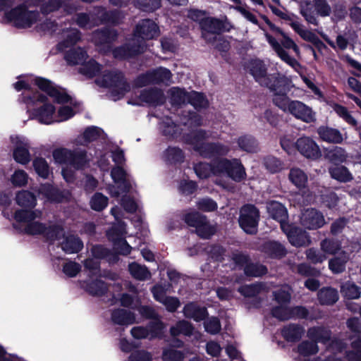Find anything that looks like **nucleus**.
Here are the masks:
<instances>
[{
	"label": "nucleus",
	"mask_w": 361,
	"mask_h": 361,
	"mask_svg": "<svg viewBox=\"0 0 361 361\" xmlns=\"http://www.w3.org/2000/svg\"><path fill=\"white\" fill-rule=\"evenodd\" d=\"M159 35V27L153 20H142L136 25L133 37L129 43L113 51L114 57L118 59H126L142 53L146 49L145 41L154 39Z\"/></svg>",
	"instance_id": "nucleus-1"
},
{
	"label": "nucleus",
	"mask_w": 361,
	"mask_h": 361,
	"mask_svg": "<svg viewBox=\"0 0 361 361\" xmlns=\"http://www.w3.org/2000/svg\"><path fill=\"white\" fill-rule=\"evenodd\" d=\"M94 83L100 87L109 89L114 101L121 99L131 90L130 83L118 69H104L102 76L94 79Z\"/></svg>",
	"instance_id": "nucleus-2"
},
{
	"label": "nucleus",
	"mask_w": 361,
	"mask_h": 361,
	"mask_svg": "<svg viewBox=\"0 0 361 361\" xmlns=\"http://www.w3.org/2000/svg\"><path fill=\"white\" fill-rule=\"evenodd\" d=\"M268 69H248L255 80L268 87L274 94H288L293 86L292 80L279 73L267 74Z\"/></svg>",
	"instance_id": "nucleus-3"
},
{
	"label": "nucleus",
	"mask_w": 361,
	"mask_h": 361,
	"mask_svg": "<svg viewBox=\"0 0 361 361\" xmlns=\"http://www.w3.org/2000/svg\"><path fill=\"white\" fill-rule=\"evenodd\" d=\"M331 331L323 326L308 329L307 337L311 341H303L298 345V353L303 357L316 355L319 352L318 343L326 344L331 339Z\"/></svg>",
	"instance_id": "nucleus-4"
},
{
	"label": "nucleus",
	"mask_w": 361,
	"mask_h": 361,
	"mask_svg": "<svg viewBox=\"0 0 361 361\" xmlns=\"http://www.w3.org/2000/svg\"><path fill=\"white\" fill-rule=\"evenodd\" d=\"M266 22L273 30L279 32L283 37L281 43H279L278 40L273 37L271 35L266 33L265 37L267 42L281 60L285 61L287 65L294 67L297 63L296 60L290 57L283 49V47L286 49H293L296 54H298L299 51L298 47L293 39L288 37L282 30L270 23L269 20L267 19Z\"/></svg>",
	"instance_id": "nucleus-5"
},
{
	"label": "nucleus",
	"mask_w": 361,
	"mask_h": 361,
	"mask_svg": "<svg viewBox=\"0 0 361 361\" xmlns=\"http://www.w3.org/2000/svg\"><path fill=\"white\" fill-rule=\"evenodd\" d=\"M214 168L219 174H225L236 183L242 182L247 176L245 169L239 159L221 158L214 161Z\"/></svg>",
	"instance_id": "nucleus-6"
},
{
	"label": "nucleus",
	"mask_w": 361,
	"mask_h": 361,
	"mask_svg": "<svg viewBox=\"0 0 361 361\" xmlns=\"http://www.w3.org/2000/svg\"><path fill=\"white\" fill-rule=\"evenodd\" d=\"M259 216V211L255 204H245L240 210L239 226L247 234L255 235L257 233Z\"/></svg>",
	"instance_id": "nucleus-7"
},
{
	"label": "nucleus",
	"mask_w": 361,
	"mask_h": 361,
	"mask_svg": "<svg viewBox=\"0 0 361 361\" xmlns=\"http://www.w3.org/2000/svg\"><path fill=\"white\" fill-rule=\"evenodd\" d=\"M183 219L188 226L195 228L197 235L202 238L209 239L215 233V229L207 216L197 211L186 213Z\"/></svg>",
	"instance_id": "nucleus-8"
},
{
	"label": "nucleus",
	"mask_w": 361,
	"mask_h": 361,
	"mask_svg": "<svg viewBox=\"0 0 361 361\" xmlns=\"http://www.w3.org/2000/svg\"><path fill=\"white\" fill-rule=\"evenodd\" d=\"M6 19L18 27H30L39 20V14L27 11L24 5L19 6L5 13Z\"/></svg>",
	"instance_id": "nucleus-9"
},
{
	"label": "nucleus",
	"mask_w": 361,
	"mask_h": 361,
	"mask_svg": "<svg viewBox=\"0 0 361 361\" xmlns=\"http://www.w3.org/2000/svg\"><path fill=\"white\" fill-rule=\"evenodd\" d=\"M195 152L204 159L216 161L228 154L230 147L220 142H206L196 147Z\"/></svg>",
	"instance_id": "nucleus-10"
},
{
	"label": "nucleus",
	"mask_w": 361,
	"mask_h": 361,
	"mask_svg": "<svg viewBox=\"0 0 361 361\" xmlns=\"http://www.w3.org/2000/svg\"><path fill=\"white\" fill-rule=\"evenodd\" d=\"M300 221L305 228L309 230L320 228L325 224L322 213L314 208L305 209L301 214Z\"/></svg>",
	"instance_id": "nucleus-11"
},
{
	"label": "nucleus",
	"mask_w": 361,
	"mask_h": 361,
	"mask_svg": "<svg viewBox=\"0 0 361 361\" xmlns=\"http://www.w3.org/2000/svg\"><path fill=\"white\" fill-rule=\"evenodd\" d=\"M295 148L307 159L316 160L321 157L322 152L317 142L309 137H302L295 142Z\"/></svg>",
	"instance_id": "nucleus-12"
},
{
	"label": "nucleus",
	"mask_w": 361,
	"mask_h": 361,
	"mask_svg": "<svg viewBox=\"0 0 361 361\" xmlns=\"http://www.w3.org/2000/svg\"><path fill=\"white\" fill-rule=\"evenodd\" d=\"M64 59L68 66L85 65L86 68H98L97 62L94 59H89L87 52L80 47L68 51Z\"/></svg>",
	"instance_id": "nucleus-13"
},
{
	"label": "nucleus",
	"mask_w": 361,
	"mask_h": 361,
	"mask_svg": "<svg viewBox=\"0 0 361 361\" xmlns=\"http://www.w3.org/2000/svg\"><path fill=\"white\" fill-rule=\"evenodd\" d=\"M96 15L98 19H96L94 15L92 14L90 16L85 13H80L77 17V24L81 27L91 28L101 22L116 23V20L114 18L109 17V14L103 8H98Z\"/></svg>",
	"instance_id": "nucleus-14"
},
{
	"label": "nucleus",
	"mask_w": 361,
	"mask_h": 361,
	"mask_svg": "<svg viewBox=\"0 0 361 361\" xmlns=\"http://www.w3.org/2000/svg\"><path fill=\"white\" fill-rule=\"evenodd\" d=\"M139 99L150 106H160L165 104L166 97L163 90L153 87L140 91Z\"/></svg>",
	"instance_id": "nucleus-15"
},
{
	"label": "nucleus",
	"mask_w": 361,
	"mask_h": 361,
	"mask_svg": "<svg viewBox=\"0 0 361 361\" xmlns=\"http://www.w3.org/2000/svg\"><path fill=\"white\" fill-rule=\"evenodd\" d=\"M295 118L310 123L315 121V114L312 109L303 102L294 100L290 102V111Z\"/></svg>",
	"instance_id": "nucleus-16"
},
{
	"label": "nucleus",
	"mask_w": 361,
	"mask_h": 361,
	"mask_svg": "<svg viewBox=\"0 0 361 361\" xmlns=\"http://www.w3.org/2000/svg\"><path fill=\"white\" fill-rule=\"evenodd\" d=\"M11 142L15 145L13 150V159L21 164H28L30 161L28 145L24 142L19 136H16L15 138L11 137Z\"/></svg>",
	"instance_id": "nucleus-17"
},
{
	"label": "nucleus",
	"mask_w": 361,
	"mask_h": 361,
	"mask_svg": "<svg viewBox=\"0 0 361 361\" xmlns=\"http://www.w3.org/2000/svg\"><path fill=\"white\" fill-rule=\"evenodd\" d=\"M260 251L271 259H280L284 257L287 251L285 246L279 241L267 240L264 242Z\"/></svg>",
	"instance_id": "nucleus-18"
},
{
	"label": "nucleus",
	"mask_w": 361,
	"mask_h": 361,
	"mask_svg": "<svg viewBox=\"0 0 361 361\" xmlns=\"http://www.w3.org/2000/svg\"><path fill=\"white\" fill-rule=\"evenodd\" d=\"M319 138L325 142L330 144H341L343 141V137L341 131L329 126H320L317 128Z\"/></svg>",
	"instance_id": "nucleus-19"
},
{
	"label": "nucleus",
	"mask_w": 361,
	"mask_h": 361,
	"mask_svg": "<svg viewBox=\"0 0 361 361\" xmlns=\"http://www.w3.org/2000/svg\"><path fill=\"white\" fill-rule=\"evenodd\" d=\"M202 37L208 42L216 40V33L221 30V21L219 20L207 17L201 23Z\"/></svg>",
	"instance_id": "nucleus-20"
},
{
	"label": "nucleus",
	"mask_w": 361,
	"mask_h": 361,
	"mask_svg": "<svg viewBox=\"0 0 361 361\" xmlns=\"http://www.w3.org/2000/svg\"><path fill=\"white\" fill-rule=\"evenodd\" d=\"M183 312L186 318L193 319L196 322L205 320L209 317L206 307H200L195 302H190L185 305Z\"/></svg>",
	"instance_id": "nucleus-21"
},
{
	"label": "nucleus",
	"mask_w": 361,
	"mask_h": 361,
	"mask_svg": "<svg viewBox=\"0 0 361 361\" xmlns=\"http://www.w3.org/2000/svg\"><path fill=\"white\" fill-rule=\"evenodd\" d=\"M290 27L305 40L312 42L320 51L325 49V44L311 31L305 29L304 26L298 21L290 23Z\"/></svg>",
	"instance_id": "nucleus-22"
},
{
	"label": "nucleus",
	"mask_w": 361,
	"mask_h": 361,
	"mask_svg": "<svg viewBox=\"0 0 361 361\" xmlns=\"http://www.w3.org/2000/svg\"><path fill=\"white\" fill-rule=\"evenodd\" d=\"M82 287L89 295L94 297L104 296L109 290L107 284L101 279L85 281Z\"/></svg>",
	"instance_id": "nucleus-23"
},
{
	"label": "nucleus",
	"mask_w": 361,
	"mask_h": 361,
	"mask_svg": "<svg viewBox=\"0 0 361 361\" xmlns=\"http://www.w3.org/2000/svg\"><path fill=\"white\" fill-rule=\"evenodd\" d=\"M56 108L51 104H44L42 106L34 109L32 114L33 117L43 124H51L53 122V115Z\"/></svg>",
	"instance_id": "nucleus-24"
},
{
	"label": "nucleus",
	"mask_w": 361,
	"mask_h": 361,
	"mask_svg": "<svg viewBox=\"0 0 361 361\" xmlns=\"http://www.w3.org/2000/svg\"><path fill=\"white\" fill-rule=\"evenodd\" d=\"M111 319L114 324L128 326L134 324L135 316V314L130 310L117 308L112 310Z\"/></svg>",
	"instance_id": "nucleus-25"
},
{
	"label": "nucleus",
	"mask_w": 361,
	"mask_h": 361,
	"mask_svg": "<svg viewBox=\"0 0 361 361\" xmlns=\"http://www.w3.org/2000/svg\"><path fill=\"white\" fill-rule=\"evenodd\" d=\"M305 333L304 328L298 324H289L281 329V335L287 342H298Z\"/></svg>",
	"instance_id": "nucleus-26"
},
{
	"label": "nucleus",
	"mask_w": 361,
	"mask_h": 361,
	"mask_svg": "<svg viewBox=\"0 0 361 361\" xmlns=\"http://www.w3.org/2000/svg\"><path fill=\"white\" fill-rule=\"evenodd\" d=\"M117 37V34L115 30H105L97 31L93 33L92 41L97 47L104 46V51L105 47L109 48V44L113 42Z\"/></svg>",
	"instance_id": "nucleus-27"
},
{
	"label": "nucleus",
	"mask_w": 361,
	"mask_h": 361,
	"mask_svg": "<svg viewBox=\"0 0 361 361\" xmlns=\"http://www.w3.org/2000/svg\"><path fill=\"white\" fill-rule=\"evenodd\" d=\"M319 302L322 305H333L339 298L338 291L332 287H323L317 294Z\"/></svg>",
	"instance_id": "nucleus-28"
},
{
	"label": "nucleus",
	"mask_w": 361,
	"mask_h": 361,
	"mask_svg": "<svg viewBox=\"0 0 361 361\" xmlns=\"http://www.w3.org/2000/svg\"><path fill=\"white\" fill-rule=\"evenodd\" d=\"M207 137V132L202 128L196 129L183 135L185 142L192 145L194 151L196 147L205 142L204 140H206Z\"/></svg>",
	"instance_id": "nucleus-29"
},
{
	"label": "nucleus",
	"mask_w": 361,
	"mask_h": 361,
	"mask_svg": "<svg viewBox=\"0 0 361 361\" xmlns=\"http://www.w3.org/2000/svg\"><path fill=\"white\" fill-rule=\"evenodd\" d=\"M324 152V157L334 165L341 164L346 161L345 150L341 147L334 146L331 148H326Z\"/></svg>",
	"instance_id": "nucleus-30"
},
{
	"label": "nucleus",
	"mask_w": 361,
	"mask_h": 361,
	"mask_svg": "<svg viewBox=\"0 0 361 361\" xmlns=\"http://www.w3.org/2000/svg\"><path fill=\"white\" fill-rule=\"evenodd\" d=\"M169 93L170 94V103L173 106H181L188 103L190 92L185 88L172 87Z\"/></svg>",
	"instance_id": "nucleus-31"
},
{
	"label": "nucleus",
	"mask_w": 361,
	"mask_h": 361,
	"mask_svg": "<svg viewBox=\"0 0 361 361\" xmlns=\"http://www.w3.org/2000/svg\"><path fill=\"white\" fill-rule=\"evenodd\" d=\"M348 259V255L345 252L343 251L338 256L329 259V269L334 274H341L345 271Z\"/></svg>",
	"instance_id": "nucleus-32"
},
{
	"label": "nucleus",
	"mask_w": 361,
	"mask_h": 361,
	"mask_svg": "<svg viewBox=\"0 0 361 361\" xmlns=\"http://www.w3.org/2000/svg\"><path fill=\"white\" fill-rule=\"evenodd\" d=\"M268 212L271 218L278 222L288 219V211L285 206L277 201H271L268 207Z\"/></svg>",
	"instance_id": "nucleus-33"
},
{
	"label": "nucleus",
	"mask_w": 361,
	"mask_h": 361,
	"mask_svg": "<svg viewBox=\"0 0 361 361\" xmlns=\"http://www.w3.org/2000/svg\"><path fill=\"white\" fill-rule=\"evenodd\" d=\"M82 248V241L75 235L67 236L61 243V249L68 254L78 253Z\"/></svg>",
	"instance_id": "nucleus-34"
},
{
	"label": "nucleus",
	"mask_w": 361,
	"mask_h": 361,
	"mask_svg": "<svg viewBox=\"0 0 361 361\" xmlns=\"http://www.w3.org/2000/svg\"><path fill=\"white\" fill-rule=\"evenodd\" d=\"M16 202L21 207L33 209L37 204V198L33 192L21 190L16 194Z\"/></svg>",
	"instance_id": "nucleus-35"
},
{
	"label": "nucleus",
	"mask_w": 361,
	"mask_h": 361,
	"mask_svg": "<svg viewBox=\"0 0 361 361\" xmlns=\"http://www.w3.org/2000/svg\"><path fill=\"white\" fill-rule=\"evenodd\" d=\"M329 171L332 178L341 183H348L353 179V176L348 169L341 164L329 168Z\"/></svg>",
	"instance_id": "nucleus-36"
},
{
	"label": "nucleus",
	"mask_w": 361,
	"mask_h": 361,
	"mask_svg": "<svg viewBox=\"0 0 361 361\" xmlns=\"http://www.w3.org/2000/svg\"><path fill=\"white\" fill-rule=\"evenodd\" d=\"M194 331L193 325L188 321L183 319L177 322L174 326L170 328L169 332L172 337L183 334L190 336Z\"/></svg>",
	"instance_id": "nucleus-37"
},
{
	"label": "nucleus",
	"mask_w": 361,
	"mask_h": 361,
	"mask_svg": "<svg viewBox=\"0 0 361 361\" xmlns=\"http://www.w3.org/2000/svg\"><path fill=\"white\" fill-rule=\"evenodd\" d=\"M240 149L248 153H256L258 150V142L251 135H243L237 140Z\"/></svg>",
	"instance_id": "nucleus-38"
},
{
	"label": "nucleus",
	"mask_w": 361,
	"mask_h": 361,
	"mask_svg": "<svg viewBox=\"0 0 361 361\" xmlns=\"http://www.w3.org/2000/svg\"><path fill=\"white\" fill-rule=\"evenodd\" d=\"M89 163L87 151L73 150L69 165L76 170L85 169Z\"/></svg>",
	"instance_id": "nucleus-39"
},
{
	"label": "nucleus",
	"mask_w": 361,
	"mask_h": 361,
	"mask_svg": "<svg viewBox=\"0 0 361 361\" xmlns=\"http://www.w3.org/2000/svg\"><path fill=\"white\" fill-rule=\"evenodd\" d=\"M45 238V241L49 243H53L56 240H60L63 235V228L59 224H53L47 226L42 234Z\"/></svg>",
	"instance_id": "nucleus-40"
},
{
	"label": "nucleus",
	"mask_w": 361,
	"mask_h": 361,
	"mask_svg": "<svg viewBox=\"0 0 361 361\" xmlns=\"http://www.w3.org/2000/svg\"><path fill=\"white\" fill-rule=\"evenodd\" d=\"M290 181L298 189L305 188L307 184V174L299 168H293L288 174Z\"/></svg>",
	"instance_id": "nucleus-41"
},
{
	"label": "nucleus",
	"mask_w": 361,
	"mask_h": 361,
	"mask_svg": "<svg viewBox=\"0 0 361 361\" xmlns=\"http://www.w3.org/2000/svg\"><path fill=\"white\" fill-rule=\"evenodd\" d=\"M130 275L136 280L145 281L151 276V273L145 265L134 262L128 265Z\"/></svg>",
	"instance_id": "nucleus-42"
},
{
	"label": "nucleus",
	"mask_w": 361,
	"mask_h": 361,
	"mask_svg": "<svg viewBox=\"0 0 361 361\" xmlns=\"http://www.w3.org/2000/svg\"><path fill=\"white\" fill-rule=\"evenodd\" d=\"M187 104L192 105L196 110L206 109L209 106V102L205 94L195 90L190 92Z\"/></svg>",
	"instance_id": "nucleus-43"
},
{
	"label": "nucleus",
	"mask_w": 361,
	"mask_h": 361,
	"mask_svg": "<svg viewBox=\"0 0 361 361\" xmlns=\"http://www.w3.org/2000/svg\"><path fill=\"white\" fill-rule=\"evenodd\" d=\"M32 166L38 176L47 179L51 169L47 160L43 157H35L32 161Z\"/></svg>",
	"instance_id": "nucleus-44"
},
{
	"label": "nucleus",
	"mask_w": 361,
	"mask_h": 361,
	"mask_svg": "<svg viewBox=\"0 0 361 361\" xmlns=\"http://www.w3.org/2000/svg\"><path fill=\"white\" fill-rule=\"evenodd\" d=\"M244 274L247 277H262L268 272L267 267L258 262H252L250 260L245 267H244Z\"/></svg>",
	"instance_id": "nucleus-45"
},
{
	"label": "nucleus",
	"mask_w": 361,
	"mask_h": 361,
	"mask_svg": "<svg viewBox=\"0 0 361 361\" xmlns=\"http://www.w3.org/2000/svg\"><path fill=\"white\" fill-rule=\"evenodd\" d=\"M341 293L347 299H357L361 295V288L354 282L348 281L341 285Z\"/></svg>",
	"instance_id": "nucleus-46"
},
{
	"label": "nucleus",
	"mask_w": 361,
	"mask_h": 361,
	"mask_svg": "<svg viewBox=\"0 0 361 361\" xmlns=\"http://www.w3.org/2000/svg\"><path fill=\"white\" fill-rule=\"evenodd\" d=\"M41 192L51 202H61L63 199V192L51 184L46 183L42 185Z\"/></svg>",
	"instance_id": "nucleus-47"
},
{
	"label": "nucleus",
	"mask_w": 361,
	"mask_h": 361,
	"mask_svg": "<svg viewBox=\"0 0 361 361\" xmlns=\"http://www.w3.org/2000/svg\"><path fill=\"white\" fill-rule=\"evenodd\" d=\"M65 39L58 44L59 50H64L66 48L74 45L80 39V32L77 29L71 28L63 32Z\"/></svg>",
	"instance_id": "nucleus-48"
},
{
	"label": "nucleus",
	"mask_w": 361,
	"mask_h": 361,
	"mask_svg": "<svg viewBox=\"0 0 361 361\" xmlns=\"http://www.w3.org/2000/svg\"><path fill=\"white\" fill-rule=\"evenodd\" d=\"M288 240L292 245L298 247L305 246L310 242L307 232L299 227L295 229V233L289 235Z\"/></svg>",
	"instance_id": "nucleus-49"
},
{
	"label": "nucleus",
	"mask_w": 361,
	"mask_h": 361,
	"mask_svg": "<svg viewBox=\"0 0 361 361\" xmlns=\"http://www.w3.org/2000/svg\"><path fill=\"white\" fill-rule=\"evenodd\" d=\"M109 198L102 192H95L90 199V205L92 210L102 212L108 206Z\"/></svg>",
	"instance_id": "nucleus-50"
},
{
	"label": "nucleus",
	"mask_w": 361,
	"mask_h": 361,
	"mask_svg": "<svg viewBox=\"0 0 361 361\" xmlns=\"http://www.w3.org/2000/svg\"><path fill=\"white\" fill-rule=\"evenodd\" d=\"M165 155L167 161L171 164H176L184 161V153L179 147H169L165 151Z\"/></svg>",
	"instance_id": "nucleus-51"
},
{
	"label": "nucleus",
	"mask_w": 361,
	"mask_h": 361,
	"mask_svg": "<svg viewBox=\"0 0 361 361\" xmlns=\"http://www.w3.org/2000/svg\"><path fill=\"white\" fill-rule=\"evenodd\" d=\"M214 161L211 164L200 162L195 166V171L197 176L202 179L207 178L210 176L211 173L214 174H219L216 172L214 168Z\"/></svg>",
	"instance_id": "nucleus-52"
},
{
	"label": "nucleus",
	"mask_w": 361,
	"mask_h": 361,
	"mask_svg": "<svg viewBox=\"0 0 361 361\" xmlns=\"http://www.w3.org/2000/svg\"><path fill=\"white\" fill-rule=\"evenodd\" d=\"M71 149L60 147L55 149L52 152L54 161L59 164L69 165L71 157L72 155Z\"/></svg>",
	"instance_id": "nucleus-53"
},
{
	"label": "nucleus",
	"mask_w": 361,
	"mask_h": 361,
	"mask_svg": "<svg viewBox=\"0 0 361 361\" xmlns=\"http://www.w3.org/2000/svg\"><path fill=\"white\" fill-rule=\"evenodd\" d=\"M149 73L152 85H159L165 80H170L172 78L170 69H152Z\"/></svg>",
	"instance_id": "nucleus-54"
},
{
	"label": "nucleus",
	"mask_w": 361,
	"mask_h": 361,
	"mask_svg": "<svg viewBox=\"0 0 361 361\" xmlns=\"http://www.w3.org/2000/svg\"><path fill=\"white\" fill-rule=\"evenodd\" d=\"M263 164L265 169L271 173L280 172L283 169V162L274 156H267L264 158Z\"/></svg>",
	"instance_id": "nucleus-55"
},
{
	"label": "nucleus",
	"mask_w": 361,
	"mask_h": 361,
	"mask_svg": "<svg viewBox=\"0 0 361 361\" xmlns=\"http://www.w3.org/2000/svg\"><path fill=\"white\" fill-rule=\"evenodd\" d=\"M333 109L334 111L342 118L346 123L353 127L357 126V120L350 114L347 107L339 104H334Z\"/></svg>",
	"instance_id": "nucleus-56"
},
{
	"label": "nucleus",
	"mask_w": 361,
	"mask_h": 361,
	"mask_svg": "<svg viewBox=\"0 0 361 361\" xmlns=\"http://www.w3.org/2000/svg\"><path fill=\"white\" fill-rule=\"evenodd\" d=\"M271 314L279 321L284 322L290 319V307L277 305L271 309Z\"/></svg>",
	"instance_id": "nucleus-57"
},
{
	"label": "nucleus",
	"mask_w": 361,
	"mask_h": 361,
	"mask_svg": "<svg viewBox=\"0 0 361 361\" xmlns=\"http://www.w3.org/2000/svg\"><path fill=\"white\" fill-rule=\"evenodd\" d=\"M339 241L334 239L326 238L321 242V249L325 253L335 255L341 250Z\"/></svg>",
	"instance_id": "nucleus-58"
},
{
	"label": "nucleus",
	"mask_w": 361,
	"mask_h": 361,
	"mask_svg": "<svg viewBox=\"0 0 361 361\" xmlns=\"http://www.w3.org/2000/svg\"><path fill=\"white\" fill-rule=\"evenodd\" d=\"M184 358L185 354L181 350L169 348L162 351L163 361H183Z\"/></svg>",
	"instance_id": "nucleus-59"
},
{
	"label": "nucleus",
	"mask_w": 361,
	"mask_h": 361,
	"mask_svg": "<svg viewBox=\"0 0 361 361\" xmlns=\"http://www.w3.org/2000/svg\"><path fill=\"white\" fill-rule=\"evenodd\" d=\"M231 260L238 268L244 269V267L250 262L251 258L248 254L242 251L236 250L232 253Z\"/></svg>",
	"instance_id": "nucleus-60"
},
{
	"label": "nucleus",
	"mask_w": 361,
	"mask_h": 361,
	"mask_svg": "<svg viewBox=\"0 0 361 361\" xmlns=\"http://www.w3.org/2000/svg\"><path fill=\"white\" fill-rule=\"evenodd\" d=\"M207 320L204 322V327L205 331L212 334H218L221 329V325L219 319L217 317H212L207 318Z\"/></svg>",
	"instance_id": "nucleus-61"
},
{
	"label": "nucleus",
	"mask_w": 361,
	"mask_h": 361,
	"mask_svg": "<svg viewBox=\"0 0 361 361\" xmlns=\"http://www.w3.org/2000/svg\"><path fill=\"white\" fill-rule=\"evenodd\" d=\"M36 218L35 213L29 209H18L14 213V219L17 222H27V224Z\"/></svg>",
	"instance_id": "nucleus-62"
},
{
	"label": "nucleus",
	"mask_w": 361,
	"mask_h": 361,
	"mask_svg": "<svg viewBox=\"0 0 361 361\" xmlns=\"http://www.w3.org/2000/svg\"><path fill=\"white\" fill-rule=\"evenodd\" d=\"M102 130L97 126H89L85 128L82 133V138L85 142L90 143L96 141L101 135Z\"/></svg>",
	"instance_id": "nucleus-63"
},
{
	"label": "nucleus",
	"mask_w": 361,
	"mask_h": 361,
	"mask_svg": "<svg viewBox=\"0 0 361 361\" xmlns=\"http://www.w3.org/2000/svg\"><path fill=\"white\" fill-rule=\"evenodd\" d=\"M152 355L145 350H135L131 352L128 361H152Z\"/></svg>",
	"instance_id": "nucleus-64"
}]
</instances>
